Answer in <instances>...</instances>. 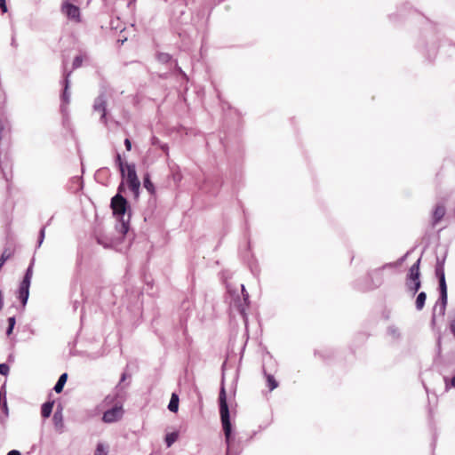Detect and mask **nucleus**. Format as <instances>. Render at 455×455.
I'll list each match as a JSON object with an SVG mask.
<instances>
[{"label":"nucleus","instance_id":"nucleus-1","mask_svg":"<svg viewBox=\"0 0 455 455\" xmlns=\"http://www.w3.org/2000/svg\"><path fill=\"white\" fill-rule=\"evenodd\" d=\"M115 165L117 167L121 182L117 187V192L124 193L125 187L132 193L133 198L138 200L140 194V181L137 175L136 166L133 163H127L122 155L116 151L114 156Z\"/></svg>","mask_w":455,"mask_h":455},{"label":"nucleus","instance_id":"nucleus-2","mask_svg":"<svg viewBox=\"0 0 455 455\" xmlns=\"http://www.w3.org/2000/svg\"><path fill=\"white\" fill-rule=\"evenodd\" d=\"M226 366V362L223 363L222 369V377L220 387V393L218 397V405H219V412L220 418V423L222 431L225 436V443L227 450L230 449V446L234 444L235 442V431L233 423L231 422L230 411L228 404V397L227 391L225 387V374L224 368Z\"/></svg>","mask_w":455,"mask_h":455},{"label":"nucleus","instance_id":"nucleus-3","mask_svg":"<svg viewBox=\"0 0 455 455\" xmlns=\"http://www.w3.org/2000/svg\"><path fill=\"white\" fill-rule=\"evenodd\" d=\"M440 40L441 35L437 26L427 23L420 31L416 42V49L427 60L432 62L437 56Z\"/></svg>","mask_w":455,"mask_h":455},{"label":"nucleus","instance_id":"nucleus-4","mask_svg":"<svg viewBox=\"0 0 455 455\" xmlns=\"http://www.w3.org/2000/svg\"><path fill=\"white\" fill-rule=\"evenodd\" d=\"M445 259L446 252H444V255L442 258L436 256L435 275L438 280L439 298L433 308V313L431 316L432 325L435 323L436 314H438L440 316H443L445 315V310L448 303V291L444 273Z\"/></svg>","mask_w":455,"mask_h":455},{"label":"nucleus","instance_id":"nucleus-5","mask_svg":"<svg viewBox=\"0 0 455 455\" xmlns=\"http://www.w3.org/2000/svg\"><path fill=\"white\" fill-rule=\"evenodd\" d=\"M122 194L121 192H116L111 198L110 208L114 217L116 219V231L125 235L130 230L132 209L129 201Z\"/></svg>","mask_w":455,"mask_h":455},{"label":"nucleus","instance_id":"nucleus-6","mask_svg":"<svg viewBox=\"0 0 455 455\" xmlns=\"http://www.w3.org/2000/svg\"><path fill=\"white\" fill-rule=\"evenodd\" d=\"M206 146L209 150L212 151L213 156L216 159L221 158L223 155L227 157L228 162H237L243 156V147L239 142H235L230 147L228 141L214 134H211L206 139Z\"/></svg>","mask_w":455,"mask_h":455},{"label":"nucleus","instance_id":"nucleus-7","mask_svg":"<svg viewBox=\"0 0 455 455\" xmlns=\"http://www.w3.org/2000/svg\"><path fill=\"white\" fill-rule=\"evenodd\" d=\"M393 267V263H386L380 267L368 271V283L366 284H362L361 280H355L353 282L354 289L362 292H366L379 288L384 282L383 269Z\"/></svg>","mask_w":455,"mask_h":455},{"label":"nucleus","instance_id":"nucleus-8","mask_svg":"<svg viewBox=\"0 0 455 455\" xmlns=\"http://www.w3.org/2000/svg\"><path fill=\"white\" fill-rule=\"evenodd\" d=\"M35 265V258L30 259V262L28 267L25 270L22 280L19 284V288L16 292V297L19 299L22 308H25L28 298H29V288L31 284V280L33 276V269Z\"/></svg>","mask_w":455,"mask_h":455},{"label":"nucleus","instance_id":"nucleus-9","mask_svg":"<svg viewBox=\"0 0 455 455\" xmlns=\"http://www.w3.org/2000/svg\"><path fill=\"white\" fill-rule=\"evenodd\" d=\"M241 291L243 298H241L239 295L233 298L231 307L239 313L243 318L245 327L247 328L249 322L247 308L251 303L250 295L246 291L244 284H241Z\"/></svg>","mask_w":455,"mask_h":455},{"label":"nucleus","instance_id":"nucleus-10","mask_svg":"<svg viewBox=\"0 0 455 455\" xmlns=\"http://www.w3.org/2000/svg\"><path fill=\"white\" fill-rule=\"evenodd\" d=\"M420 261L421 259H418L417 261L414 262L412 266L410 267L409 272L406 275L405 285L408 291L412 293V295H415L421 287L419 271Z\"/></svg>","mask_w":455,"mask_h":455},{"label":"nucleus","instance_id":"nucleus-11","mask_svg":"<svg viewBox=\"0 0 455 455\" xmlns=\"http://www.w3.org/2000/svg\"><path fill=\"white\" fill-rule=\"evenodd\" d=\"M222 186L223 180L221 177L218 175L208 176L204 179L201 186V190L212 196H216Z\"/></svg>","mask_w":455,"mask_h":455},{"label":"nucleus","instance_id":"nucleus-12","mask_svg":"<svg viewBox=\"0 0 455 455\" xmlns=\"http://www.w3.org/2000/svg\"><path fill=\"white\" fill-rule=\"evenodd\" d=\"M124 414V409L123 403H116L103 412L101 420L106 424L116 423L123 418Z\"/></svg>","mask_w":455,"mask_h":455},{"label":"nucleus","instance_id":"nucleus-13","mask_svg":"<svg viewBox=\"0 0 455 455\" xmlns=\"http://www.w3.org/2000/svg\"><path fill=\"white\" fill-rule=\"evenodd\" d=\"M107 95L104 91L100 92V94L95 98L92 108L94 112H100V122L104 125H107L108 123V108H107Z\"/></svg>","mask_w":455,"mask_h":455},{"label":"nucleus","instance_id":"nucleus-14","mask_svg":"<svg viewBox=\"0 0 455 455\" xmlns=\"http://www.w3.org/2000/svg\"><path fill=\"white\" fill-rule=\"evenodd\" d=\"M61 11L68 20H75L76 22L81 21L80 8L77 5L70 3L68 0H65L62 3Z\"/></svg>","mask_w":455,"mask_h":455},{"label":"nucleus","instance_id":"nucleus-15","mask_svg":"<svg viewBox=\"0 0 455 455\" xmlns=\"http://www.w3.org/2000/svg\"><path fill=\"white\" fill-rule=\"evenodd\" d=\"M71 75V71L67 72L64 71L63 73V78L61 81L63 89L60 94V100H61V111H64V104H68L70 101V92H69V87H70V80L69 76Z\"/></svg>","mask_w":455,"mask_h":455},{"label":"nucleus","instance_id":"nucleus-16","mask_svg":"<svg viewBox=\"0 0 455 455\" xmlns=\"http://www.w3.org/2000/svg\"><path fill=\"white\" fill-rule=\"evenodd\" d=\"M446 214V208L443 204L438 203L435 205L431 212L430 226H437Z\"/></svg>","mask_w":455,"mask_h":455},{"label":"nucleus","instance_id":"nucleus-17","mask_svg":"<svg viewBox=\"0 0 455 455\" xmlns=\"http://www.w3.org/2000/svg\"><path fill=\"white\" fill-rule=\"evenodd\" d=\"M314 355L319 356L323 362L329 363L335 357L336 350L332 347H323L315 349Z\"/></svg>","mask_w":455,"mask_h":455},{"label":"nucleus","instance_id":"nucleus-18","mask_svg":"<svg viewBox=\"0 0 455 455\" xmlns=\"http://www.w3.org/2000/svg\"><path fill=\"white\" fill-rule=\"evenodd\" d=\"M110 174V170L108 167H102L96 171L94 178L98 183L107 185Z\"/></svg>","mask_w":455,"mask_h":455},{"label":"nucleus","instance_id":"nucleus-19","mask_svg":"<svg viewBox=\"0 0 455 455\" xmlns=\"http://www.w3.org/2000/svg\"><path fill=\"white\" fill-rule=\"evenodd\" d=\"M53 424L57 431L61 433L62 428L64 427L63 424V415H62V406L59 405L53 413Z\"/></svg>","mask_w":455,"mask_h":455},{"label":"nucleus","instance_id":"nucleus-20","mask_svg":"<svg viewBox=\"0 0 455 455\" xmlns=\"http://www.w3.org/2000/svg\"><path fill=\"white\" fill-rule=\"evenodd\" d=\"M262 372L266 379V384H267V387H268V390L271 392V391L275 390V388H277L279 386V382L275 379V376L273 374L267 372L264 366L262 368Z\"/></svg>","mask_w":455,"mask_h":455},{"label":"nucleus","instance_id":"nucleus-21","mask_svg":"<svg viewBox=\"0 0 455 455\" xmlns=\"http://www.w3.org/2000/svg\"><path fill=\"white\" fill-rule=\"evenodd\" d=\"M173 68L171 69L172 73L176 76L177 77H180V79L182 82L188 83V76L187 73L180 67L178 60H174L173 62Z\"/></svg>","mask_w":455,"mask_h":455},{"label":"nucleus","instance_id":"nucleus-22","mask_svg":"<svg viewBox=\"0 0 455 455\" xmlns=\"http://www.w3.org/2000/svg\"><path fill=\"white\" fill-rule=\"evenodd\" d=\"M411 10V6L409 3L403 4L401 7L398 8L396 13H392L388 16L389 20L393 22H396L399 20V17L404 16L405 12Z\"/></svg>","mask_w":455,"mask_h":455},{"label":"nucleus","instance_id":"nucleus-23","mask_svg":"<svg viewBox=\"0 0 455 455\" xmlns=\"http://www.w3.org/2000/svg\"><path fill=\"white\" fill-rule=\"evenodd\" d=\"M142 184H143V187L147 189V191L151 196L156 195V187H155V184L153 183V181L151 180V176L148 172H146L143 175Z\"/></svg>","mask_w":455,"mask_h":455},{"label":"nucleus","instance_id":"nucleus-24","mask_svg":"<svg viewBox=\"0 0 455 455\" xmlns=\"http://www.w3.org/2000/svg\"><path fill=\"white\" fill-rule=\"evenodd\" d=\"M53 406H54L53 400L52 401L49 400V401L44 402L41 406L42 418L48 419L52 413Z\"/></svg>","mask_w":455,"mask_h":455},{"label":"nucleus","instance_id":"nucleus-25","mask_svg":"<svg viewBox=\"0 0 455 455\" xmlns=\"http://www.w3.org/2000/svg\"><path fill=\"white\" fill-rule=\"evenodd\" d=\"M152 146L159 148L167 156H169V145L162 142L159 138L153 135L150 139Z\"/></svg>","mask_w":455,"mask_h":455},{"label":"nucleus","instance_id":"nucleus-26","mask_svg":"<svg viewBox=\"0 0 455 455\" xmlns=\"http://www.w3.org/2000/svg\"><path fill=\"white\" fill-rule=\"evenodd\" d=\"M67 380H68V373L64 372V373L60 374V376L59 377L57 382L55 383V385L53 387V390L57 394L61 393L63 391L65 384L67 383Z\"/></svg>","mask_w":455,"mask_h":455},{"label":"nucleus","instance_id":"nucleus-27","mask_svg":"<svg viewBox=\"0 0 455 455\" xmlns=\"http://www.w3.org/2000/svg\"><path fill=\"white\" fill-rule=\"evenodd\" d=\"M118 395L117 394H109L105 396L102 403L99 405V407H107V406H112L116 403H121L120 401H117Z\"/></svg>","mask_w":455,"mask_h":455},{"label":"nucleus","instance_id":"nucleus-28","mask_svg":"<svg viewBox=\"0 0 455 455\" xmlns=\"http://www.w3.org/2000/svg\"><path fill=\"white\" fill-rule=\"evenodd\" d=\"M180 398L179 395L173 392L171 395L169 404L167 406L171 412H177L179 410Z\"/></svg>","mask_w":455,"mask_h":455},{"label":"nucleus","instance_id":"nucleus-29","mask_svg":"<svg viewBox=\"0 0 455 455\" xmlns=\"http://www.w3.org/2000/svg\"><path fill=\"white\" fill-rule=\"evenodd\" d=\"M418 295L415 300V307L418 311H420L424 308L426 300H427V293L425 291L417 292Z\"/></svg>","mask_w":455,"mask_h":455},{"label":"nucleus","instance_id":"nucleus-30","mask_svg":"<svg viewBox=\"0 0 455 455\" xmlns=\"http://www.w3.org/2000/svg\"><path fill=\"white\" fill-rule=\"evenodd\" d=\"M156 60L161 64H169L173 62L172 56L167 52H158L156 54Z\"/></svg>","mask_w":455,"mask_h":455},{"label":"nucleus","instance_id":"nucleus-31","mask_svg":"<svg viewBox=\"0 0 455 455\" xmlns=\"http://www.w3.org/2000/svg\"><path fill=\"white\" fill-rule=\"evenodd\" d=\"M180 434L178 431H172L170 433H167L164 435V443L167 448H170L178 439H179Z\"/></svg>","mask_w":455,"mask_h":455},{"label":"nucleus","instance_id":"nucleus-32","mask_svg":"<svg viewBox=\"0 0 455 455\" xmlns=\"http://www.w3.org/2000/svg\"><path fill=\"white\" fill-rule=\"evenodd\" d=\"M241 440H237L234 444L230 446L229 450L226 449L225 455H239L243 451V447L241 446Z\"/></svg>","mask_w":455,"mask_h":455},{"label":"nucleus","instance_id":"nucleus-33","mask_svg":"<svg viewBox=\"0 0 455 455\" xmlns=\"http://www.w3.org/2000/svg\"><path fill=\"white\" fill-rule=\"evenodd\" d=\"M52 219V217L47 221V223L44 226H43L40 228V230L38 232V236H37L36 249L40 248L42 243H44V240L45 237V228H46V226L50 225Z\"/></svg>","mask_w":455,"mask_h":455},{"label":"nucleus","instance_id":"nucleus-34","mask_svg":"<svg viewBox=\"0 0 455 455\" xmlns=\"http://www.w3.org/2000/svg\"><path fill=\"white\" fill-rule=\"evenodd\" d=\"M8 326L6 328L5 333L9 337L12 334L13 330L16 325V317L14 315L7 318Z\"/></svg>","mask_w":455,"mask_h":455},{"label":"nucleus","instance_id":"nucleus-35","mask_svg":"<svg viewBox=\"0 0 455 455\" xmlns=\"http://www.w3.org/2000/svg\"><path fill=\"white\" fill-rule=\"evenodd\" d=\"M108 446L102 443H98L94 451V455H108Z\"/></svg>","mask_w":455,"mask_h":455},{"label":"nucleus","instance_id":"nucleus-36","mask_svg":"<svg viewBox=\"0 0 455 455\" xmlns=\"http://www.w3.org/2000/svg\"><path fill=\"white\" fill-rule=\"evenodd\" d=\"M218 98H219V100H220V107L222 108V110L224 112H226V110H232V107L230 105L229 102H228L227 100H223L220 96V93L218 92L217 94Z\"/></svg>","mask_w":455,"mask_h":455},{"label":"nucleus","instance_id":"nucleus-37","mask_svg":"<svg viewBox=\"0 0 455 455\" xmlns=\"http://www.w3.org/2000/svg\"><path fill=\"white\" fill-rule=\"evenodd\" d=\"M387 333L392 336L394 339H399L400 338V332L398 329L395 326H389L387 328Z\"/></svg>","mask_w":455,"mask_h":455},{"label":"nucleus","instance_id":"nucleus-38","mask_svg":"<svg viewBox=\"0 0 455 455\" xmlns=\"http://www.w3.org/2000/svg\"><path fill=\"white\" fill-rule=\"evenodd\" d=\"M83 64V56L82 55H76L72 62L73 69H76L80 68Z\"/></svg>","mask_w":455,"mask_h":455},{"label":"nucleus","instance_id":"nucleus-39","mask_svg":"<svg viewBox=\"0 0 455 455\" xmlns=\"http://www.w3.org/2000/svg\"><path fill=\"white\" fill-rule=\"evenodd\" d=\"M10 371V366L7 363H0V375L2 376H7Z\"/></svg>","mask_w":455,"mask_h":455},{"label":"nucleus","instance_id":"nucleus-40","mask_svg":"<svg viewBox=\"0 0 455 455\" xmlns=\"http://www.w3.org/2000/svg\"><path fill=\"white\" fill-rule=\"evenodd\" d=\"M443 380H444L446 387H451L455 388V375L452 376L451 378L444 377Z\"/></svg>","mask_w":455,"mask_h":455},{"label":"nucleus","instance_id":"nucleus-41","mask_svg":"<svg viewBox=\"0 0 455 455\" xmlns=\"http://www.w3.org/2000/svg\"><path fill=\"white\" fill-rule=\"evenodd\" d=\"M172 177L175 184L180 182L182 180V174L179 170L176 172H172Z\"/></svg>","mask_w":455,"mask_h":455},{"label":"nucleus","instance_id":"nucleus-42","mask_svg":"<svg viewBox=\"0 0 455 455\" xmlns=\"http://www.w3.org/2000/svg\"><path fill=\"white\" fill-rule=\"evenodd\" d=\"M1 408H2L3 412L4 413V415L6 417H8L9 416V408H8V404H7L6 395H4V403H3Z\"/></svg>","mask_w":455,"mask_h":455},{"label":"nucleus","instance_id":"nucleus-43","mask_svg":"<svg viewBox=\"0 0 455 455\" xmlns=\"http://www.w3.org/2000/svg\"><path fill=\"white\" fill-rule=\"evenodd\" d=\"M411 251H408L404 255L400 257L395 263H393L394 267L396 266V265H401L402 263H403V261H405L407 257L410 255Z\"/></svg>","mask_w":455,"mask_h":455},{"label":"nucleus","instance_id":"nucleus-44","mask_svg":"<svg viewBox=\"0 0 455 455\" xmlns=\"http://www.w3.org/2000/svg\"><path fill=\"white\" fill-rule=\"evenodd\" d=\"M5 127H6V122L0 119V141L3 139V135H4V132L5 130Z\"/></svg>","mask_w":455,"mask_h":455},{"label":"nucleus","instance_id":"nucleus-45","mask_svg":"<svg viewBox=\"0 0 455 455\" xmlns=\"http://www.w3.org/2000/svg\"><path fill=\"white\" fill-rule=\"evenodd\" d=\"M124 144L125 149L127 151H131L132 150V140L129 138H125L124 139Z\"/></svg>","mask_w":455,"mask_h":455},{"label":"nucleus","instance_id":"nucleus-46","mask_svg":"<svg viewBox=\"0 0 455 455\" xmlns=\"http://www.w3.org/2000/svg\"><path fill=\"white\" fill-rule=\"evenodd\" d=\"M0 10L2 13H5L8 11L6 1L5 0H0Z\"/></svg>","mask_w":455,"mask_h":455},{"label":"nucleus","instance_id":"nucleus-47","mask_svg":"<svg viewBox=\"0 0 455 455\" xmlns=\"http://www.w3.org/2000/svg\"><path fill=\"white\" fill-rule=\"evenodd\" d=\"M7 455H22L21 452L18 450H11L7 452Z\"/></svg>","mask_w":455,"mask_h":455},{"label":"nucleus","instance_id":"nucleus-48","mask_svg":"<svg viewBox=\"0 0 455 455\" xmlns=\"http://www.w3.org/2000/svg\"><path fill=\"white\" fill-rule=\"evenodd\" d=\"M451 331L455 338V318L453 319V321L451 323Z\"/></svg>","mask_w":455,"mask_h":455},{"label":"nucleus","instance_id":"nucleus-49","mask_svg":"<svg viewBox=\"0 0 455 455\" xmlns=\"http://www.w3.org/2000/svg\"><path fill=\"white\" fill-rule=\"evenodd\" d=\"M357 280H361L362 284H366L368 283L367 275L363 278H358Z\"/></svg>","mask_w":455,"mask_h":455},{"label":"nucleus","instance_id":"nucleus-50","mask_svg":"<svg viewBox=\"0 0 455 455\" xmlns=\"http://www.w3.org/2000/svg\"><path fill=\"white\" fill-rule=\"evenodd\" d=\"M437 349H438V353H440V351H441V337L440 336L437 339Z\"/></svg>","mask_w":455,"mask_h":455},{"label":"nucleus","instance_id":"nucleus-51","mask_svg":"<svg viewBox=\"0 0 455 455\" xmlns=\"http://www.w3.org/2000/svg\"><path fill=\"white\" fill-rule=\"evenodd\" d=\"M127 374L125 372H123L121 375L120 382H123L126 379Z\"/></svg>","mask_w":455,"mask_h":455},{"label":"nucleus","instance_id":"nucleus-52","mask_svg":"<svg viewBox=\"0 0 455 455\" xmlns=\"http://www.w3.org/2000/svg\"><path fill=\"white\" fill-rule=\"evenodd\" d=\"M79 306V301L77 300H75L74 303H73V307H74V310H76L77 307Z\"/></svg>","mask_w":455,"mask_h":455},{"label":"nucleus","instance_id":"nucleus-53","mask_svg":"<svg viewBox=\"0 0 455 455\" xmlns=\"http://www.w3.org/2000/svg\"><path fill=\"white\" fill-rule=\"evenodd\" d=\"M435 441H436V436L435 435L433 438V443H432L433 448L435 446Z\"/></svg>","mask_w":455,"mask_h":455},{"label":"nucleus","instance_id":"nucleus-54","mask_svg":"<svg viewBox=\"0 0 455 455\" xmlns=\"http://www.w3.org/2000/svg\"><path fill=\"white\" fill-rule=\"evenodd\" d=\"M12 45L16 46L15 39L14 37L12 38Z\"/></svg>","mask_w":455,"mask_h":455},{"label":"nucleus","instance_id":"nucleus-55","mask_svg":"<svg viewBox=\"0 0 455 455\" xmlns=\"http://www.w3.org/2000/svg\"><path fill=\"white\" fill-rule=\"evenodd\" d=\"M97 241H98V243H100V244H103V243H102V241H101V239H100V238H97Z\"/></svg>","mask_w":455,"mask_h":455},{"label":"nucleus","instance_id":"nucleus-56","mask_svg":"<svg viewBox=\"0 0 455 455\" xmlns=\"http://www.w3.org/2000/svg\"><path fill=\"white\" fill-rule=\"evenodd\" d=\"M234 111H235V115L240 116V113L238 112L237 109H234Z\"/></svg>","mask_w":455,"mask_h":455},{"label":"nucleus","instance_id":"nucleus-57","mask_svg":"<svg viewBox=\"0 0 455 455\" xmlns=\"http://www.w3.org/2000/svg\"><path fill=\"white\" fill-rule=\"evenodd\" d=\"M251 271L253 273V266L250 265Z\"/></svg>","mask_w":455,"mask_h":455},{"label":"nucleus","instance_id":"nucleus-58","mask_svg":"<svg viewBox=\"0 0 455 455\" xmlns=\"http://www.w3.org/2000/svg\"><path fill=\"white\" fill-rule=\"evenodd\" d=\"M250 249H251V243L248 242V250H250Z\"/></svg>","mask_w":455,"mask_h":455},{"label":"nucleus","instance_id":"nucleus-59","mask_svg":"<svg viewBox=\"0 0 455 455\" xmlns=\"http://www.w3.org/2000/svg\"><path fill=\"white\" fill-rule=\"evenodd\" d=\"M30 333H31V334H35V331H34L33 329H32V330H30Z\"/></svg>","mask_w":455,"mask_h":455},{"label":"nucleus","instance_id":"nucleus-60","mask_svg":"<svg viewBox=\"0 0 455 455\" xmlns=\"http://www.w3.org/2000/svg\"><path fill=\"white\" fill-rule=\"evenodd\" d=\"M453 45L455 46V43L453 44Z\"/></svg>","mask_w":455,"mask_h":455}]
</instances>
